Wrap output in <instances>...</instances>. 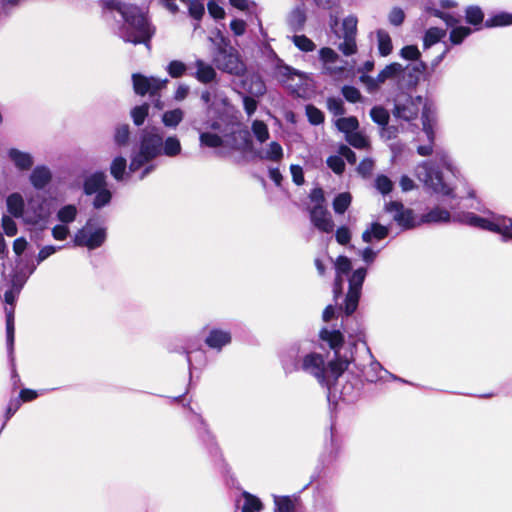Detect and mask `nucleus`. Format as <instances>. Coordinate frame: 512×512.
Here are the masks:
<instances>
[{
	"instance_id": "bb28decb",
	"label": "nucleus",
	"mask_w": 512,
	"mask_h": 512,
	"mask_svg": "<svg viewBox=\"0 0 512 512\" xmlns=\"http://www.w3.org/2000/svg\"><path fill=\"white\" fill-rule=\"evenodd\" d=\"M182 151L180 140L176 136H169L163 139L162 154L167 157H176Z\"/></svg>"
},
{
	"instance_id": "2f4dec72",
	"label": "nucleus",
	"mask_w": 512,
	"mask_h": 512,
	"mask_svg": "<svg viewBox=\"0 0 512 512\" xmlns=\"http://www.w3.org/2000/svg\"><path fill=\"white\" fill-rule=\"evenodd\" d=\"M127 161L122 156L115 157L110 165V173L117 181H122L126 174Z\"/></svg>"
},
{
	"instance_id": "e433bc0d",
	"label": "nucleus",
	"mask_w": 512,
	"mask_h": 512,
	"mask_svg": "<svg viewBox=\"0 0 512 512\" xmlns=\"http://www.w3.org/2000/svg\"><path fill=\"white\" fill-rule=\"evenodd\" d=\"M77 213L78 210L75 205H65L57 212V219L67 225L76 219Z\"/></svg>"
},
{
	"instance_id": "4d7b16f0",
	"label": "nucleus",
	"mask_w": 512,
	"mask_h": 512,
	"mask_svg": "<svg viewBox=\"0 0 512 512\" xmlns=\"http://www.w3.org/2000/svg\"><path fill=\"white\" fill-rule=\"evenodd\" d=\"M328 167L336 174H342L345 169L344 160L340 155H333L327 159Z\"/></svg>"
},
{
	"instance_id": "2eb2a0df",
	"label": "nucleus",
	"mask_w": 512,
	"mask_h": 512,
	"mask_svg": "<svg viewBox=\"0 0 512 512\" xmlns=\"http://www.w3.org/2000/svg\"><path fill=\"white\" fill-rule=\"evenodd\" d=\"M201 100L208 111H219L221 107L228 105V98L219 89L211 87L201 93Z\"/></svg>"
},
{
	"instance_id": "cd10ccee",
	"label": "nucleus",
	"mask_w": 512,
	"mask_h": 512,
	"mask_svg": "<svg viewBox=\"0 0 512 512\" xmlns=\"http://www.w3.org/2000/svg\"><path fill=\"white\" fill-rule=\"evenodd\" d=\"M6 313V334L9 355L12 356L14 347V308H5Z\"/></svg>"
},
{
	"instance_id": "c03bdc74",
	"label": "nucleus",
	"mask_w": 512,
	"mask_h": 512,
	"mask_svg": "<svg viewBox=\"0 0 512 512\" xmlns=\"http://www.w3.org/2000/svg\"><path fill=\"white\" fill-rule=\"evenodd\" d=\"M472 30L469 27L458 26L450 32V41L454 45H459L463 40L471 34Z\"/></svg>"
},
{
	"instance_id": "4468645a",
	"label": "nucleus",
	"mask_w": 512,
	"mask_h": 512,
	"mask_svg": "<svg viewBox=\"0 0 512 512\" xmlns=\"http://www.w3.org/2000/svg\"><path fill=\"white\" fill-rule=\"evenodd\" d=\"M386 210L394 213V220L404 228H411L414 226L415 219L412 210L405 209L401 202L391 201L386 204Z\"/></svg>"
},
{
	"instance_id": "0e129e2a",
	"label": "nucleus",
	"mask_w": 512,
	"mask_h": 512,
	"mask_svg": "<svg viewBox=\"0 0 512 512\" xmlns=\"http://www.w3.org/2000/svg\"><path fill=\"white\" fill-rule=\"evenodd\" d=\"M374 169V161L371 158L363 159L357 167V171L363 177H369Z\"/></svg>"
},
{
	"instance_id": "0eeeda50",
	"label": "nucleus",
	"mask_w": 512,
	"mask_h": 512,
	"mask_svg": "<svg viewBox=\"0 0 512 512\" xmlns=\"http://www.w3.org/2000/svg\"><path fill=\"white\" fill-rule=\"evenodd\" d=\"M367 274L366 268L356 269L349 277V290L345 298L344 313L350 316L358 307L362 285Z\"/></svg>"
},
{
	"instance_id": "9d476101",
	"label": "nucleus",
	"mask_w": 512,
	"mask_h": 512,
	"mask_svg": "<svg viewBox=\"0 0 512 512\" xmlns=\"http://www.w3.org/2000/svg\"><path fill=\"white\" fill-rule=\"evenodd\" d=\"M89 223L87 226L78 230L74 237V243L76 246L87 247L90 250L100 247L106 240V230L104 228H98L94 231L89 229Z\"/></svg>"
},
{
	"instance_id": "de8ad7c7",
	"label": "nucleus",
	"mask_w": 512,
	"mask_h": 512,
	"mask_svg": "<svg viewBox=\"0 0 512 512\" xmlns=\"http://www.w3.org/2000/svg\"><path fill=\"white\" fill-rule=\"evenodd\" d=\"M306 115H307V118H308V121L312 124V125H320L324 122V114L323 112L318 109L317 107H315L314 105H307L306 108Z\"/></svg>"
},
{
	"instance_id": "393cba45",
	"label": "nucleus",
	"mask_w": 512,
	"mask_h": 512,
	"mask_svg": "<svg viewBox=\"0 0 512 512\" xmlns=\"http://www.w3.org/2000/svg\"><path fill=\"white\" fill-rule=\"evenodd\" d=\"M378 51L381 56H388L393 49L392 40L389 33L384 29L376 31Z\"/></svg>"
},
{
	"instance_id": "052dcab7",
	"label": "nucleus",
	"mask_w": 512,
	"mask_h": 512,
	"mask_svg": "<svg viewBox=\"0 0 512 512\" xmlns=\"http://www.w3.org/2000/svg\"><path fill=\"white\" fill-rule=\"evenodd\" d=\"M342 94L349 102L356 103L361 99L360 91L354 86L346 85L342 88Z\"/></svg>"
},
{
	"instance_id": "ea45409f",
	"label": "nucleus",
	"mask_w": 512,
	"mask_h": 512,
	"mask_svg": "<svg viewBox=\"0 0 512 512\" xmlns=\"http://www.w3.org/2000/svg\"><path fill=\"white\" fill-rule=\"evenodd\" d=\"M201 145L210 147V148H218L223 145V139L211 132H201L199 137Z\"/></svg>"
},
{
	"instance_id": "79ce46f5",
	"label": "nucleus",
	"mask_w": 512,
	"mask_h": 512,
	"mask_svg": "<svg viewBox=\"0 0 512 512\" xmlns=\"http://www.w3.org/2000/svg\"><path fill=\"white\" fill-rule=\"evenodd\" d=\"M338 386H339V378L337 379V391L336 392H334L333 390L331 392L329 391V394L330 395L332 394L335 396L337 393H339V396L343 401H346V402L353 401V399L356 397V394H357L354 386L350 383H346L345 385H343V387L341 389H339Z\"/></svg>"
},
{
	"instance_id": "c756f323",
	"label": "nucleus",
	"mask_w": 512,
	"mask_h": 512,
	"mask_svg": "<svg viewBox=\"0 0 512 512\" xmlns=\"http://www.w3.org/2000/svg\"><path fill=\"white\" fill-rule=\"evenodd\" d=\"M512 24V14L508 12H498L485 21L484 25L487 28L502 27Z\"/></svg>"
},
{
	"instance_id": "603ef678",
	"label": "nucleus",
	"mask_w": 512,
	"mask_h": 512,
	"mask_svg": "<svg viewBox=\"0 0 512 512\" xmlns=\"http://www.w3.org/2000/svg\"><path fill=\"white\" fill-rule=\"evenodd\" d=\"M375 188L381 194L387 195L393 189V182L385 175H378L375 179Z\"/></svg>"
},
{
	"instance_id": "473e14b6",
	"label": "nucleus",
	"mask_w": 512,
	"mask_h": 512,
	"mask_svg": "<svg viewBox=\"0 0 512 512\" xmlns=\"http://www.w3.org/2000/svg\"><path fill=\"white\" fill-rule=\"evenodd\" d=\"M184 118V112L180 108L166 111L162 115V122L166 127L176 128Z\"/></svg>"
},
{
	"instance_id": "f257e3e1",
	"label": "nucleus",
	"mask_w": 512,
	"mask_h": 512,
	"mask_svg": "<svg viewBox=\"0 0 512 512\" xmlns=\"http://www.w3.org/2000/svg\"><path fill=\"white\" fill-rule=\"evenodd\" d=\"M420 112L422 131L427 143L418 145L417 153L423 157L430 155H434V157L419 163L415 167L414 174L427 189L442 197H447L449 199L447 206L449 209H455L458 202L456 201L453 188L444 181L442 169L449 171L454 176L457 175L458 169L445 150H434L435 128L437 124L435 107L422 96L403 94L396 98L393 115L397 119L410 122L416 120Z\"/></svg>"
},
{
	"instance_id": "412c9836",
	"label": "nucleus",
	"mask_w": 512,
	"mask_h": 512,
	"mask_svg": "<svg viewBox=\"0 0 512 512\" xmlns=\"http://www.w3.org/2000/svg\"><path fill=\"white\" fill-rule=\"evenodd\" d=\"M105 188H107V183L104 172H95L86 177L84 181V192L87 195H92Z\"/></svg>"
},
{
	"instance_id": "7c9ffc66",
	"label": "nucleus",
	"mask_w": 512,
	"mask_h": 512,
	"mask_svg": "<svg viewBox=\"0 0 512 512\" xmlns=\"http://www.w3.org/2000/svg\"><path fill=\"white\" fill-rule=\"evenodd\" d=\"M335 125L339 131L345 134V137L359 128V122L354 116L338 118Z\"/></svg>"
},
{
	"instance_id": "3c124183",
	"label": "nucleus",
	"mask_w": 512,
	"mask_h": 512,
	"mask_svg": "<svg viewBox=\"0 0 512 512\" xmlns=\"http://www.w3.org/2000/svg\"><path fill=\"white\" fill-rule=\"evenodd\" d=\"M484 18V14L480 7L478 6H470L466 10V20L468 23L472 25H478L482 23Z\"/></svg>"
},
{
	"instance_id": "a211bd4d",
	"label": "nucleus",
	"mask_w": 512,
	"mask_h": 512,
	"mask_svg": "<svg viewBox=\"0 0 512 512\" xmlns=\"http://www.w3.org/2000/svg\"><path fill=\"white\" fill-rule=\"evenodd\" d=\"M231 340L232 337L230 331L220 328H212L205 338V344L209 348L220 351L224 346L228 345Z\"/></svg>"
},
{
	"instance_id": "680f3d73",
	"label": "nucleus",
	"mask_w": 512,
	"mask_h": 512,
	"mask_svg": "<svg viewBox=\"0 0 512 512\" xmlns=\"http://www.w3.org/2000/svg\"><path fill=\"white\" fill-rule=\"evenodd\" d=\"M2 228L4 233L9 237L17 234V225L10 216L4 215L2 217Z\"/></svg>"
},
{
	"instance_id": "5fc2aeb1",
	"label": "nucleus",
	"mask_w": 512,
	"mask_h": 512,
	"mask_svg": "<svg viewBox=\"0 0 512 512\" xmlns=\"http://www.w3.org/2000/svg\"><path fill=\"white\" fill-rule=\"evenodd\" d=\"M189 14L192 18L199 21L205 13L204 4L200 0H191L188 4Z\"/></svg>"
},
{
	"instance_id": "423d86ee",
	"label": "nucleus",
	"mask_w": 512,
	"mask_h": 512,
	"mask_svg": "<svg viewBox=\"0 0 512 512\" xmlns=\"http://www.w3.org/2000/svg\"><path fill=\"white\" fill-rule=\"evenodd\" d=\"M216 46V50L213 53V62L216 67L229 74L241 75L245 67L238 53L233 48L228 47L223 37H221L220 42Z\"/></svg>"
},
{
	"instance_id": "a18cd8bd",
	"label": "nucleus",
	"mask_w": 512,
	"mask_h": 512,
	"mask_svg": "<svg viewBox=\"0 0 512 512\" xmlns=\"http://www.w3.org/2000/svg\"><path fill=\"white\" fill-rule=\"evenodd\" d=\"M149 111V105L144 103L140 106H136L131 110V117L136 126H140L144 123Z\"/></svg>"
},
{
	"instance_id": "37998d69",
	"label": "nucleus",
	"mask_w": 512,
	"mask_h": 512,
	"mask_svg": "<svg viewBox=\"0 0 512 512\" xmlns=\"http://www.w3.org/2000/svg\"><path fill=\"white\" fill-rule=\"evenodd\" d=\"M372 120L380 126H386L389 121V113L382 106H375L370 110Z\"/></svg>"
},
{
	"instance_id": "dca6fc26",
	"label": "nucleus",
	"mask_w": 512,
	"mask_h": 512,
	"mask_svg": "<svg viewBox=\"0 0 512 512\" xmlns=\"http://www.w3.org/2000/svg\"><path fill=\"white\" fill-rule=\"evenodd\" d=\"M250 151L260 160L278 163L283 158V148L276 141H272L265 147L259 149L251 147Z\"/></svg>"
},
{
	"instance_id": "338daca9",
	"label": "nucleus",
	"mask_w": 512,
	"mask_h": 512,
	"mask_svg": "<svg viewBox=\"0 0 512 512\" xmlns=\"http://www.w3.org/2000/svg\"><path fill=\"white\" fill-rule=\"evenodd\" d=\"M388 19L392 25L400 26L405 19L404 11L401 8L395 7L390 11Z\"/></svg>"
},
{
	"instance_id": "7ed1b4c3",
	"label": "nucleus",
	"mask_w": 512,
	"mask_h": 512,
	"mask_svg": "<svg viewBox=\"0 0 512 512\" xmlns=\"http://www.w3.org/2000/svg\"><path fill=\"white\" fill-rule=\"evenodd\" d=\"M102 7L105 11L118 12L122 16L124 25L120 28L119 36L125 42L149 45L155 28L145 9L120 0H103Z\"/></svg>"
},
{
	"instance_id": "a19ab883",
	"label": "nucleus",
	"mask_w": 512,
	"mask_h": 512,
	"mask_svg": "<svg viewBox=\"0 0 512 512\" xmlns=\"http://www.w3.org/2000/svg\"><path fill=\"white\" fill-rule=\"evenodd\" d=\"M243 497H244V503L242 505V508H241V512H259L260 509L262 508V503L261 501L249 494V493H244L243 494Z\"/></svg>"
},
{
	"instance_id": "20e7f679",
	"label": "nucleus",
	"mask_w": 512,
	"mask_h": 512,
	"mask_svg": "<svg viewBox=\"0 0 512 512\" xmlns=\"http://www.w3.org/2000/svg\"><path fill=\"white\" fill-rule=\"evenodd\" d=\"M163 135L158 128H145L140 133L137 150L134 151L129 165L130 172H136L144 167L140 179H144L154 169L151 162L162 155Z\"/></svg>"
},
{
	"instance_id": "c9c22d12",
	"label": "nucleus",
	"mask_w": 512,
	"mask_h": 512,
	"mask_svg": "<svg viewBox=\"0 0 512 512\" xmlns=\"http://www.w3.org/2000/svg\"><path fill=\"white\" fill-rule=\"evenodd\" d=\"M358 19L355 15H349L342 21V37L356 38Z\"/></svg>"
},
{
	"instance_id": "5701e85b",
	"label": "nucleus",
	"mask_w": 512,
	"mask_h": 512,
	"mask_svg": "<svg viewBox=\"0 0 512 512\" xmlns=\"http://www.w3.org/2000/svg\"><path fill=\"white\" fill-rule=\"evenodd\" d=\"M8 212L16 217L24 220L25 216V204L23 197L19 193H12L7 197L6 200Z\"/></svg>"
},
{
	"instance_id": "39448f33",
	"label": "nucleus",
	"mask_w": 512,
	"mask_h": 512,
	"mask_svg": "<svg viewBox=\"0 0 512 512\" xmlns=\"http://www.w3.org/2000/svg\"><path fill=\"white\" fill-rule=\"evenodd\" d=\"M460 221L469 226L492 231L502 235L503 239H512V218L502 215H493L490 218H484L472 212L464 213Z\"/></svg>"
},
{
	"instance_id": "f8f14e48",
	"label": "nucleus",
	"mask_w": 512,
	"mask_h": 512,
	"mask_svg": "<svg viewBox=\"0 0 512 512\" xmlns=\"http://www.w3.org/2000/svg\"><path fill=\"white\" fill-rule=\"evenodd\" d=\"M310 220L321 232L330 233L334 229V222L326 206H313L310 209Z\"/></svg>"
},
{
	"instance_id": "b1692460",
	"label": "nucleus",
	"mask_w": 512,
	"mask_h": 512,
	"mask_svg": "<svg viewBox=\"0 0 512 512\" xmlns=\"http://www.w3.org/2000/svg\"><path fill=\"white\" fill-rule=\"evenodd\" d=\"M388 235V228L379 224L372 223L371 226L366 229L362 234V240L366 243L375 240H382Z\"/></svg>"
},
{
	"instance_id": "f704fd0d",
	"label": "nucleus",
	"mask_w": 512,
	"mask_h": 512,
	"mask_svg": "<svg viewBox=\"0 0 512 512\" xmlns=\"http://www.w3.org/2000/svg\"><path fill=\"white\" fill-rule=\"evenodd\" d=\"M446 31L437 27L429 28L423 39V45L425 49L430 48L432 45L438 43L444 36Z\"/></svg>"
},
{
	"instance_id": "9b49d317",
	"label": "nucleus",
	"mask_w": 512,
	"mask_h": 512,
	"mask_svg": "<svg viewBox=\"0 0 512 512\" xmlns=\"http://www.w3.org/2000/svg\"><path fill=\"white\" fill-rule=\"evenodd\" d=\"M319 58L323 63L324 73L332 77H339L344 73L347 62L341 60L333 49L329 47L320 49Z\"/></svg>"
},
{
	"instance_id": "4c0bfd02",
	"label": "nucleus",
	"mask_w": 512,
	"mask_h": 512,
	"mask_svg": "<svg viewBox=\"0 0 512 512\" xmlns=\"http://www.w3.org/2000/svg\"><path fill=\"white\" fill-rule=\"evenodd\" d=\"M352 197L350 193L343 192L338 194L333 201V209L336 214H343L350 206Z\"/></svg>"
},
{
	"instance_id": "ddd939ff",
	"label": "nucleus",
	"mask_w": 512,
	"mask_h": 512,
	"mask_svg": "<svg viewBox=\"0 0 512 512\" xmlns=\"http://www.w3.org/2000/svg\"><path fill=\"white\" fill-rule=\"evenodd\" d=\"M25 210L24 222L27 224L39 225L48 217L44 203L39 200L30 199Z\"/></svg>"
},
{
	"instance_id": "aec40b11",
	"label": "nucleus",
	"mask_w": 512,
	"mask_h": 512,
	"mask_svg": "<svg viewBox=\"0 0 512 512\" xmlns=\"http://www.w3.org/2000/svg\"><path fill=\"white\" fill-rule=\"evenodd\" d=\"M8 158L20 171H28L34 165V157L29 152L11 148L7 152Z\"/></svg>"
},
{
	"instance_id": "6ab92c4d",
	"label": "nucleus",
	"mask_w": 512,
	"mask_h": 512,
	"mask_svg": "<svg viewBox=\"0 0 512 512\" xmlns=\"http://www.w3.org/2000/svg\"><path fill=\"white\" fill-rule=\"evenodd\" d=\"M52 180V172L45 165H37L34 167L29 176L31 185L36 190H43L50 184Z\"/></svg>"
},
{
	"instance_id": "6e6552de",
	"label": "nucleus",
	"mask_w": 512,
	"mask_h": 512,
	"mask_svg": "<svg viewBox=\"0 0 512 512\" xmlns=\"http://www.w3.org/2000/svg\"><path fill=\"white\" fill-rule=\"evenodd\" d=\"M403 71V66L395 62L387 65L383 70H381L376 78L363 73L360 76V81L365 85L369 93H373L387 80L397 79L403 73Z\"/></svg>"
},
{
	"instance_id": "8fccbe9b",
	"label": "nucleus",
	"mask_w": 512,
	"mask_h": 512,
	"mask_svg": "<svg viewBox=\"0 0 512 512\" xmlns=\"http://www.w3.org/2000/svg\"><path fill=\"white\" fill-rule=\"evenodd\" d=\"M293 43L295 46L304 52H311L315 49L316 45L314 42L306 37L305 35H295L293 36Z\"/></svg>"
},
{
	"instance_id": "72a5a7b5",
	"label": "nucleus",
	"mask_w": 512,
	"mask_h": 512,
	"mask_svg": "<svg viewBox=\"0 0 512 512\" xmlns=\"http://www.w3.org/2000/svg\"><path fill=\"white\" fill-rule=\"evenodd\" d=\"M382 373L389 374L384 370L381 364L377 361H372L369 367L364 371V376L369 382H376L384 378Z\"/></svg>"
},
{
	"instance_id": "774afa93",
	"label": "nucleus",
	"mask_w": 512,
	"mask_h": 512,
	"mask_svg": "<svg viewBox=\"0 0 512 512\" xmlns=\"http://www.w3.org/2000/svg\"><path fill=\"white\" fill-rule=\"evenodd\" d=\"M335 237L340 245H346L351 240V232L348 227L341 226L336 230Z\"/></svg>"
},
{
	"instance_id": "1a4fd4ad",
	"label": "nucleus",
	"mask_w": 512,
	"mask_h": 512,
	"mask_svg": "<svg viewBox=\"0 0 512 512\" xmlns=\"http://www.w3.org/2000/svg\"><path fill=\"white\" fill-rule=\"evenodd\" d=\"M133 88L136 94L144 96L149 94L154 97L167 84V80H160L155 77H146L140 73L132 75Z\"/></svg>"
},
{
	"instance_id": "a878e982",
	"label": "nucleus",
	"mask_w": 512,
	"mask_h": 512,
	"mask_svg": "<svg viewBox=\"0 0 512 512\" xmlns=\"http://www.w3.org/2000/svg\"><path fill=\"white\" fill-rule=\"evenodd\" d=\"M114 144L118 148L127 147L130 143V127L128 124H119L114 129Z\"/></svg>"
},
{
	"instance_id": "69168bd1",
	"label": "nucleus",
	"mask_w": 512,
	"mask_h": 512,
	"mask_svg": "<svg viewBox=\"0 0 512 512\" xmlns=\"http://www.w3.org/2000/svg\"><path fill=\"white\" fill-rule=\"evenodd\" d=\"M400 56L406 60H417L420 57V51L417 46L409 45L401 49Z\"/></svg>"
},
{
	"instance_id": "c85d7f7f",
	"label": "nucleus",
	"mask_w": 512,
	"mask_h": 512,
	"mask_svg": "<svg viewBox=\"0 0 512 512\" xmlns=\"http://www.w3.org/2000/svg\"><path fill=\"white\" fill-rule=\"evenodd\" d=\"M451 215L447 209H442L440 207H435L427 212L423 219L428 223H442L450 221Z\"/></svg>"
},
{
	"instance_id": "49530a36",
	"label": "nucleus",
	"mask_w": 512,
	"mask_h": 512,
	"mask_svg": "<svg viewBox=\"0 0 512 512\" xmlns=\"http://www.w3.org/2000/svg\"><path fill=\"white\" fill-rule=\"evenodd\" d=\"M345 139L351 146L356 149H365L369 145L367 138L358 131L350 133L345 137Z\"/></svg>"
},
{
	"instance_id": "bf43d9fd",
	"label": "nucleus",
	"mask_w": 512,
	"mask_h": 512,
	"mask_svg": "<svg viewBox=\"0 0 512 512\" xmlns=\"http://www.w3.org/2000/svg\"><path fill=\"white\" fill-rule=\"evenodd\" d=\"M327 108L335 116L343 115L345 113L343 102L339 98H333V97L328 98L327 99Z\"/></svg>"
},
{
	"instance_id": "4be33fe9",
	"label": "nucleus",
	"mask_w": 512,
	"mask_h": 512,
	"mask_svg": "<svg viewBox=\"0 0 512 512\" xmlns=\"http://www.w3.org/2000/svg\"><path fill=\"white\" fill-rule=\"evenodd\" d=\"M196 72L194 74L195 78L201 83H210L216 78V71L210 65L205 63L201 59H197L195 61Z\"/></svg>"
},
{
	"instance_id": "13d9d810",
	"label": "nucleus",
	"mask_w": 512,
	"mask_h": 512,
	"mask_svg": "<svg viewBox=\"0 0 512 512\" xmlns=\"http://www.w3.org/2000/svg\"><path fill=\"white\" fill-rule=\"evenodd\" d=\"M278 512H294V503L289 497H275Z\"/></svg>"
},
{
	"instance_id": "6e6d98bb",
	"label": "nucleus",
	"mask_w": 512,
	"mask_h": 512,
	"mask_svg": "<svg viewBox=\"0 0 512 512\" xmlns=\"http://www.w3.org/2000/svg\"><path fill=\"white\" fill-rule=\"evenodd\" d=\"M186 70L187 66L183 62L178 60L171 61L167 66V72L172 78L181 77L182 75H184Z\"/></svg>"
},
{
	"instance_id": "864d4df0",
	"label": "nucleus",
	"mask_w": 512,
	"mask_h": 512,
	"mask_svg": "<svg viewBox=\"0 0 512 512\" xmlns=\"http://www.w3.org/2000/svg\"><path fill=\"white\" fill-rule=\"evenodd\" d=\"M343 42L338 45V49L345 55L351 56L357 52L356 38L342 37Z\"/></svg>"
},
{
	"instance_id": "f03ea898",
	"label": "nucleus",
	"mask_w": 512,
	"mask_h": 512,
	"mask_svg": "<svg viewBox=\"0 0 512 512\" xmlns=\"http://www.w3.org/2000/svg\"><path fill=\"white\" fill-rule=\"evenodd\" d=\"M320 338L334 350V358L325 360L316 352H306L301 347H291L282 356L281 363L286 374L303 371L312 375L328 391H337V379L348 368L349 360L339 356L343 344V335L339 330L322 329Z\"/></svg>"
},
{
	"instance_id": "f3484780",
	"label": "nucleus",
	"mask_w": 512,
	"mask_h": 512,
	"mask_svg": "<svg viewBox=\"0 0 512 512\" xmlns=\"http://www.w3.org/2000/svg\"><path fill=\"white\" fill-rule=\"evenodd\" d=\"M352 269L351 261L346 256H339L335 261V270L336 277L334 281V297L337 299L338 296L342 293L344 279L343 276H346L350 273Z\"/></svg>"
},
{
	"instance_id": "e2e57ef3",
	"label": "nucleus",
	"mask_w": 512,
	"mask_h": 512,
	"mask_svg": "<svg viewBox=\"0 0 512 512\" xmlns=\"http://www.w3.org/2000/svg\"><path fill=\"white\" fill-rule=\"evenodd\" d=\"M62 246H53V245H47L44 246L38 253L36 260L37 263L40 264L44 260H46L48 257L56 253L57 251L61 250Z\"/></svg>"
},
{
	"instance_id": "09e8293b",
	"label": "nucleus",
	"mask_w": 512,
	"mask_h": 512,
	"mask_svg": "<svg viewBox=\"0 0 512 512\" xmlns=\"http://www.w3.org/2000/svg\"><path fill=\"white\" fill-rule=\"evenodd\" d=\"M95 198L93 200V206L95 209H101L108 205L112 198V193L109 189L105 188L101 191L95 193Z\"/></svg>"
},
{
	"instance_id": "58836bf2",
	"label": "nucleus",
	"mask_w": 512,
	"mask_h": 512,
	"mask_svg": "<svg viewBox=\"0 0 512 512\" xmlns=\"http://www.w3.org/2000/svg\"><path fill=\"white\" fill-rule=\"evenodd\" d=\"M251 130L253 135L260 143H264L269 139V130L267 125L260 120H254L251 125Z\"/></svg>"
}]
</instances>
